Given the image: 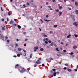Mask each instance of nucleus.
Masks as SVG:
<instances>
[{
  "label": "nucleus",
  "instance_id": "nucleus-3",
  "mask_svg": "<svg viewBox=\"0 0 78 78\" xmlns=\"http://www.w3.org/2000/svg\"><path fill=\"white\" fill-rule=\"evenodd\" d=\"M56 76V72H54L53 73V75L51 76V77H53V76Z\"/></svg>",
  "mask_w": 78,
  "mask_h": 78
},
{
  "label": "nucleus",
  "instance_id": "nucleus-54",
  "mask_svg": "<svg viewBox=\"0 0 78 78\" xmlns=\"http://www.w3.org/2000/svg\"><path fill=\"white\" fill-rule=\"evenodd\" d=\"M19 41V39H16V41H17V42H18V41Z\"/></svg>",
  "mask_w": 78,
  "mask_h": 78
},
{
  "label": "nucleus",
  "instance_id": "nucleus-10",
  "mask_svg": "<svg viewBox=\"0 0 78 78\" xmlns=\"http://www.w3.org/2000/svg\"><path fill=\"white\" fill-rule=\"evenodd\" d=\"M71 37V35L70 34H69L67 36V38H70V37Z\"/></svg>",
  "mask_w": 78,
  "mask_h": 78
},
{
  "label": "nucleus",
  "instance_id": "nucleus-24",
  "mask_svg": "<svg viewBox=\"0 0 78 78\" xmlns=\"http://www.w3.org/2000/svg\"><path fill=\"white\" fill-rule=\"evenodd\" d=\"M44 37H47V36L45 34H44Z\"/></svg>",
  "mask_w": 78,
  "mask_h": 78
},
{
  "label": "nucleus",
  "instance_id": "nucleus-13",
  "mask_svg": "<svg viewBox=\"0 0 78 78\" xmlns=\"http://www.w3.org/2000/svg\"><path fill=\"white\" fill-rule=\"evenodd\" d=\"M44 21H45V22H49V21H51V20H45V19H44Z\"/></svg>",
  "mask_w": 78,
  "mask_h": 78
},
{
  "label": "nucleus",
  "instance_id": "nucleus-7",
  "mask_svg": "<svg viewBox=\"0 0 78 78\" xmlns=\"http://www.w3.org/2000/svg\"><path fill=\"white\" fill-rule=\"evenodd\" d=\"M62 12H59V16H61V15H62Z\"/></svg>",
  "mask_w": 78,
  "mask_h": 78
},
{
  "label": "nucleus",
  "instance_id": "nucleus-49",
  "mask_svg": "<svg viewBox=\"0 0 78 78\" xmlns=\"http://www.w3.org/2000/svg\"><path fill=\"white\" fill-rule=\"evenodd\" d=\"M1 11H3V9H2V7H1Z\"/></svg>",
  "mask_w": 78,
  "mask_h": 78
},
{
  "label": "nucleus",
  "instance_id": "nucleus-30",
  "mask_svg": "<svg viewBox=\"0 0 78 78\" xmlns=\"http://www.w3.org/2000/svg\"><path fill=\"white\" fill-rule=\"evenodd\" d=\"M18 50L19 51H21V50H22V49L20 48H18Z\"/></svg>",
  "mask_w": 78,
  "mask_h": 78
},
{
  "label": "nucleus",
  "instance_id": "nucleus-38",
  "mask_svg": "<svg viewBox=\"0 0 78 78\" xmlns=\"http://www.w3.org/2000/svg\"><path fill=\"white\" fill-rule=\"evenodd\" d=\"M65 66H68V64L66 63V64H65Z\"/></svg>",
  "mask_w": 78,
  "mask_h": 78
},
{
  "label": "nucleus",
  "instance_id": "nucleus-27",
  "mask_svg": "<svg viewBox=\"0 0 78 78\" xmlns=\"http://www.w3.org/2000/svg\"><path fill=\"white\" fill-rule=\"evenodd\" d=\"M2 30H5V27H2Z\"/></svg>",
  "mask_w": 78,
  "mask_h": 78
},
{
  "label": "nucleus",
  "instance_id": "nucleus-33",
  "mask_svg": "<svg viewBox=\"0 0 78 78\" xmlns=\"http://www.w3.org/2000/svg\"><path fill=\"white\" fill-rule=\"evenodd\" d=\"M55 11L56 12H59V10H58V9H57V10L56 9Z\"/></svg>",
  "mask_w": 78,
  "mask_h": 78
},
{
  "label": "nucleus",
  "instance_id": "nucleus-42",
  "mask_svg": "<svg viewBox=\"0 0 78 78\" xmlns=\"http://www.w3.org/2000/svg\"><path fill=\"white\" fill-rule=\"evenodd\" d=\"M24 47H25V46H27V44H24Z\"/></svg>",
  "mask_w": 78,
  "mask_h": 78
},
{
  "label": "nucleus",
  "instance_id": "nucleus-29",
  "mask_svg": "<svg viewBox=\"0 0 78 78\" xmlns=\"http://www.w3.org/2000/svg\"><path fill=\"white\" fill-rule=\"evenodd\" d=\"M56 51H59V50L58 49V48H56Z\"/></svg>",
  "mask_w": 78,
  "mask_h": 78
},
{
  "label": "nucleus",
  "instance_id": "nucleus-31",
  "mask_svg": "<svg viewBox=\"0 0 78 78\" xmlns=\"http://www.w3.org/2000/svg\"><path fill=\"white\" fill-rule=\"evenodd\" d=\"M57 55L58 56H61V55L60 54H57Z\"/></svg>",
  "mask_w": 78,
  "mask_h": 78
},
{
  "label": "nucleus",
  "instance_id": "nucleus-45",
  "mask_svg": "<svg viewBox=\"0 0 78 78\" xmlns=\"http://www.w3.org/2000/svg\"><path fill=\"white\" fill-rule=\"evenodd\" d=\"M2 21H4V20H5V19H2Z\"/></svg>",
  "mask_w": 78,
  "mask_h": 78
},
{
  "label": "nucleus",
  "instance_id": "nucleus-60",
  "mask_svg": "<svg viewBox=\"0 0 78 78\" xmlns=\"http://www.w3.org/2000/svg\"><path fill=\"white\" fill-rule=\"evenodd\" d=\"M57 73L58 74V75H59V73L58 72H57Z\"/></svg>",
  "mask_w": 78,
  "mask_h": 78
},
{
  "label": "nucleus",
  "instance_id": "nucleus-2",
  "mask_svg": "<svg viewBox=\"0 0 78 78\" xmlns=\"http://www.w3.org/2000/svg\"><path fill=\"white\" fill-rule=\"evenodd\" d=\"M18 70L20 71V72H25V69L24 68H23L22 67H20L19 69H18Z\"/></svg>",
  "mask_w": 78,
  "mask_h": 78
},
{
  "label": "nucleus",
  "instance_id": "nucleus-51",
  "mask_svg": "<svg viewBox=\"0 0 78 78\" xmlns=\"http://www.w3.org/2000/svg\"><path fill=\"white\" fill-rule=\"evenodd\" d=\"M25 41H28V39H26L25 40Z\"/></svg>",
  "mask_w": 78,
  "mask_h": 78
},
{
  "label": "nucleus",
  "instance_id": "nucleus-26",
  "mask_svg": "<svg viewBox=\"0 0 78 78\" xmlns=\"http://www.w3.org/2000/svg\"><path fill=\"white\" fill-rule=\"evenodd\" d=\"M76 14H78V10H76Z\"/></svg>",
  "mask_w": 78,
  "mask_h": 78
},
{
  "label": "nucleus",
  "instance_id": "nucleus-17",
  "mask_svg": "<svg viewBox=\"0 0 78 78\" xmlns=\"http://www.w3.org/2000/svg\"><path fill=\"white\" fill-rule=\"evenodd\" d=\"M17 27L18 28H19V29H20V28H21V26H20L18 25L17 26Z\"/></svg>",
  "mask_w": 78,
  "mask_h": 78
},
{
  "label": "nucleus",
  "instance_id": "nucleus-14",
  "mask_svg": "<svg viewBox=\"0 0 78 78\" xmlns=\"http://www.w3.org/2000/svg\"><path fill=\"white\" fill-rule=\"evenodd\" d=\"M1 38L2 39H4V36L3 35H1L0 39H1Z\"/></svg>",
  "mask_w": 78,
  "mask_h": 78
},
{
  "label": "nucleus",
  "instance_id": "nucleus-37",
  "mask_svg": "<svg viewBox=\"0 0 78 78\" xmlns=\"http://www.w3.org/2000/svg\"><path fill=\"white\" fill-rule=\"evenodd\" d=\"M45 43L46 44H48V42H47V41H45Z\"/></svg>",
  "mask_w": 78,
  "mask_h": 78
},
{
  "label": "nucleus",
  "instance_id": "nucleus-28",
  "mask_svg": "<svg viewBox=\"0 0 78 78\" xmlns=\"http://www.w3.org/2000/svg\"><path fill=\"white\" fill-rule=\"evenodd\" d=\"M52 71H54V72H55V71H56V69H52Z\"/></svg>",
  "mask_w": 78,
  "mask_h": 78
},
{
  "label": "nucleus",
  "instance_id": "nucleus-61",
  "mask_svg": "<svg viewBox=\"0 0 78 78\" xmlns=\"http://www.w3.org/2000/svg\"><path fill=\"white\" fill-rule=\"evenodd\" d=\"M36 50L37 49H34V51H37Z\"/></svg>",
  "mask_w": 78,
  "mask_h": 78
},
{
  "label": "nucleus",
  "instance_id": "nucleus-34",
  "mask_svg": "<svg viewBox=\"0 0 78 78\" xmlns=\"http://www.w3.org/2000/svg\"><path fill=\"white\" fill-rule=\"evenodd\" d=\"M45 41H48V39L47 38H46Z\"/></svg>",
  "mask_w": 78,
  "mask_h": 78
},
{
  "label": "nucleus",
  "instance_id": "nucleus-46",
  "mask_svg": "<svg viewBox=\"0 0 78 78\" xmlns=\"http://www.w3.org/2000/svg\"><path fill=\"white\" fill-rule=\"evenodd\" d=\"M10 12H8V15H9V16H10V15H10Z\"/></svg>",
  "mask_w": 78,
  "mask_h": 78
},
{
  "label": "nucleus",
  "instance_id": "nucleus-21",
  "mask_svg": "<svg viewBox=\"0 0 78 78\" xmlns=\"http://www.w3.org/2000/svg\"><path fill=\"white\" fill-rule=\"evenodd\" d=\"M26 5H28V6H29L30 5V3L28 2H27Z\"/></svg>",
  "mask_w": 78,
  "mask_h": 78
},
{
  "label": "nucleus",
  "instance_id": "nucleus-59",
  "mask_svg": "<svg viewBox=\"0 0 78 78\" xmlns=\"http://www.w3.org/2000/svg\"><path fill=\"white\" fill-rule=\"evenodd\" d=\"M61 44L62 45L63 44V43H62V42H61Z\"/></svg>",
  "mask_w": 78,
  "mask_h": 78
},
{
  "label": "nucleus",
  "instance_id": "nucleus-9",
  "mask_svg": "<svg viewBox=\"0 0 78 78\" xmlns=\"http://www.w3.org/2000/svg\"><path fill=\"white\" fill-rule=\"evenodd\" d=\"M75 5L77 6H78V2H75Z\"/></svg>",
  "mask_w": 78,
  "mask_h": 78
},
{
  "label": "nucleus",
  "instance_id": "nucleus-15",
  "mask_svg": "<svg viewBox=\"0 0 78 78\" xmlns=\"http://www.w3.org/2000/svg\"><path fill=\"white\" fill-rule=\"evenodd\" d=\"M67 70L68 72H72V70L70 69H68Z\"/></svg>",
  "mask_w": 78,
  "mask_h": 78
},
{
  "label": "nucleus",
  "instance_id": "nucleus-47",
  "mask_svg": "<svg viewBox=\"0 0 78 78\" xmlns=\"http://www.w3.org/2000/svg\"><path fill=\"white\" fill-rule=\"evenodd\" d=\"M71 2H73V3L74 2V0H71Z\"/></svg>",
  "mask_w": 78,
  "mask_h": 78
},
{
  "label": "nucleus",
  "instance_id": "nucleus-50",
  "mask_svg": "<svg viewBox=\"0 0 78 78\" xmlns=\"http://www.w3.org/2000/svg\"><path fill=\"white\" fill-rule=\"evenodd\" d=\"M52 2L54 3V2H55V0H52Z\"/></svg>",
  "mask_w": 78,
  "mask_h": 78
},
{
  "label": "nucleus",
  "instance_id": "nucleus-22",
  "mask_svg": "<svg viewBox=\"0 0 78 78\" xmlns=\"http://www.w3.org/2000/svg\"><path fill=\"white\" fill-rule=\"evenodd\" d=\"M17 56L18 57H20V54H17Z\"/></svg>",
  "mask_w": 78,
  "mask_h": 78
},
{
  "label": "nucleus",
  "instance_id": "nucleus-4",
  "mask_svg": "<svg viewBox=\"0 0 78 78\" xmlns=\"http://www.w3.org/2000/svg\"><path fill=\"white\" fill-rule=\"evenodd\" d=\"M75 16L73 15H71L70 16L71 18H72V19H74L75 18Z\"/></svg>",
  "mask_w": 78,
  "mask_h": 78
},
{
  "label": "nucleus",
  "instance_id": "nucleus-12",
  "mask_svg": "<svg viewBox=\"0 0 78 78\" xmlns=\"http://www.w3.org/2000/svg\"><path fill=\"white\" fill-rule=\"evenodd\" d=\"M77 48V46L76 45H75L73 47V48L74 49H76Z\"/></svg>",
  "mask_w": 78,
  "mask_h": 78
},
{
  "label": "nucleus",
  "instance_id": "nucleus-63",
  "mask_svg": "<svg viewBox=\"0 0 78 78\" xmlns=\"http://www.w3.org/2000/svg\"><path fill=\"white\" fill-rule=\"evenodd\" d=\"M7 42H8V43L9 42V40H8L7 41Z\"/></svg>",
  "mask_w": 78,
  "mask_h": 78
},
{
  "label": "nucleus",
  "instance_id": "nucleus-20",
  "mask_svg": "<svg viewBox=\"0 0 78 78\" xmlns=\"http://www.w3.org/2000/svg\"><path fill=\"white\" fill-rule=\"evenodd\" d=\"M40 51H44V49L43 48H41L40 49Z\"/></svg>",
  "mask_w": 78,
  "mask_h": 78
},
{
  "label": "nucleus",
  "instance_id": "nucleus-41",
  "mask_svg": "<svg viewBox=\"0 0 78 78\" xmlns=\"http://www.w3.org/2000/svg\"><path fill=\"white\" fill-rule=\"evenodd\" d=\"M8 37H7V36H6V37H5V38L6 39H8Z\"/></svg>",
  "mask_w": 78,
  "mask_h": 78
},
{
  "label": "nucleus",
  "instance_id": "nucleus-62",
  "mask_svg": "<svg viewBox=\"0 0 78 78\" xmlns=\"http://www.w3.org/2000/svg\"><path fill=\"white\" fill-rule=\"evenodd\" d=\"M55 47H57V45L56 44H54Z\"/></svg>",
  "mask_w": 78,
  "mask_h": 78
},
{
  "label": "nucleus",
  "instance_id": "nucleus-43",
  "mask_svg": "<svg viewBox=\"0 0 78 78\" xmlns=\"http://www.w3.org/2000/svg\"><path fill=\"white\" fill-rule=\"evenodd\" d=\"M42 66L43 67H44V66H45V65H44V64H42Z\"/></svg>",
  "mask_w": 78,
  "mask_h": 78
},
{
  "label": "nucleus",
  "instance_id": "nucleus-56",
  "mask_svg": "<svg viewBox=\"0 0 78 78\" xmlns=\"http://www.w3.org/2000/svg\"><path fill=\"white\" fill-rule=\"evenodd\" d=\"M75 72H77V69H75Z\"/></svg>",
  "mask_w": 78,
  "mask_h": 78
},
{
  "label": "nucleus",
  "instance_id": "nucleus-58",
  "mask_svg": "<svg viewBox=\"0 0 78 78\" xmlns=\"http://www.w3.org/2000/svg\"><path fill=\"white\" fill-rule=\"evenodd\" d=\"M46 17H47V18L48 17V15H46Z\"/></svg>",
  "mask_w": 78,
  "mask_h": 78
},
{
  "label": "nucleus",
  "instance_id": "nucleus-48",
  "mask_svg": "<svg viewBox=\"0 0 78 78\" xmlns=\"http://www.w3.org/2000/svg\"><path fill=\"white\" fill-rule=\"evenodd\" d=\"M39 30H40V31H42V30H41V28H39Z\"/></svg>",
  "mask_w": 78,
  "mask_h": 78
},
{
  "label": "nucleus",
  "instance_id": "nucleus-6",
  "mask_svg": "<svg viewBox=\"0 0 78 78\" xmlns=\"http://www.w3.org/2000/svg\"><path fill=\"white\" fill-rule=\"evenodd\" d=\"M19 65L18 64H16L15 66V69H17V67H19Z\"/></svg>",
  "mask_w": 78,
  "mask_h": 78
},
{
  "label": "nucleus",
  "instance_id": "nucleus-57",
  "mask_svg": "<svg viewBox=\"0 0 78 78\" xmlns=\"http://www.w3.org/2000/svg\"><path fill=\"white\" fill-rule=\"evenodd\" d=\"M16 47H17V46H18V44H16Z\"/></svg>",
  "mask_w": 78,
  "mask_h": 78
},
{
  "label": "nucleus",
  "instance_id": "nucleus-64",
  "mask_svg": "<svg viewBox=\"0 0 78 78\" xmlns=\"http://www.w3.org/2000/svg\"><path fill=\"white\" fill-rule=\"evenodd\" d=\"M76 68L78 69V65H77Z\"/></svg>",
  "mask_w": 78,
  "mask_h": 78
},
{
  "label": "nucleus",
  "instance_id": "nucleus-16",
  "mask_svg": "<svg viewBox=\"0 0 78 78\" xmlns=\"http://www.w3.org/2000/svg\"><path fill=\"white\" fill-rule=\"evenodd\" d=\"M59 9H61L62 8V6H59L58 7Z\"/></svg>",
  "mask_w": 78,
  "mask_h": 78
},
{
  "label": "nucleus",
  "instance_id": "nucleus-11",
  "mask_svg": "<svg viewBox=\"0 0 78 78\" xmlns=\"http://www.w3.org/2000/svg\"><path fill=\"white\" fill-rule=\"evenodd\" d=\"M34 48L36 50H37V49H38V46H36V47H34Z\"/></svg>",
  "mask_w": 78,
  "mask_h": 78
},
{
  "label": "nucleus",
  "instance_id": "nucleus-52",
  "mask_svg": "<svg viewBox=\"0 0 78 78\" xmlns=\"http://www.w3.org/2000/svg\"><path fill=\"white\" fill-rule=\"evenodd\" d=\"M63 51H64V52H66V50H63Z\"/></svg>",
  "mask_w": 78,
  "mask_h": 78
},
{
  "label": "nucleus",
  "instance_id": "nucleus-53",
  "mask_svg": "<svg viewBox=\"0 0 78 78\" xmlns=\"http://www.w3.org/2000/svg\"><path fill=\"white\" fill-rule=\"evenodd\" d=\"M50 59H51V60H53V58L51 57L50 58Z\"/></svg>",
  "mask_w": 78,
  "mask_h": 78
},
{
  "label": "nucleus",
  "instance_id": "nucleus-39",
  "mask_svg": "<svg viewBox=\"0 0 78 78\" xmlns=\"http://www.w3.org/2000/svg\"><path fill=\"white\" fill-rule=\"evenodd\" d=\"M48 42L49 43H51V41H49Z\"/></svg>",
  "mask_w": 78,
  "mask_h": 78
},
{
  "label": "nucleus",
  "instance_id": "nucleus-32",
  "mask_svg": "<svg viewBox=\"0 0 78 78\" xmlns=\"http://www.w3.org/2000/svg\"><path fill=\"white\" fill-rule=\"evenodd\" d=\"M74 36L76 37H78V35H76L75 34L74 35Z\"/></svg>",
  "mask_w": 78,
  "mask_h": 78
},
{
  "label": "nucleus",
  "instance_id": "nucleus-40",
  "mask_svg": "<svg viewBox=\"0 0 78 78\" xmlns=\"http://www.w3.org/2000/svg\"><path fill=\"white\" fill-rule=\"evenodd\" d=\"M68 9H69V10H72V9H71V8H70L69 7H68Z\"/></svg>",
  "mask_w": 78,
  "mask_h": 78
},
{
  "label": "nucleus",
  "instance_id": "nucleus-1",
  "mask_svg": "<svg viewBox=\"0 0 78 78\" xmlns=\"http://www.w3.org/2000/svg\"><path fill=\"white\" fill-rule=\"evenodd\" d=\"M10 24H12V27H16L17 26V24H15L12 21H10Z\"/></svg>",
  "mask_w": 78,
  "mask_h": 78
},
{
  "label": "nucleus",
  "instance_id": "nucleus-5",
  "mask_svg": "<svg viewBox=\"0 0 78 78\" xmlns=\"http://www.w3.org/2000/svg\"><path fill=\"white\" fill-rule=\"evenodd\" d=\"M38 61H39V62H38ZM36 63L37 64H41V62H39V60H38L36 62Z\"/></svg>",
  "mask_w": 78,
  "mask_h": 78
},
{
  "label": "nucleus",
  "instance_id": "nucleus-8",
  "mask_svg": "<svg viewBox=\"0 0 78 78\" xmlns=\"http://www.w3.org/2000/svg\"><path fill=\"white\" fill-rule=\"evenodd\" d=\"M73 25H75V26H76L77 25H78V24H76V22H74L73 23Z\"/></svg>",
  "mask_w": 78,
  "mask_h": 78
},
{
  "label": "nucleus",
  "instance_id": "nucleus-18",
  "mask_svg": "<svg viewBox=\"0 0 78 78\" xmlns=\"http://www.w3.org/2000/svg\"><path fill=\"white\" fill-rule=\"evenodd\" d=\"M32 56H33V54H30V58H32Z\"/></svg>",
  "mask_w": 78,
  "mask_h": 78
},
{
  "label": "nucleus",
  "instance_id": "nucleus-55",
  "mask_svg": "<svg viewBox=\"0 0 78 78\" xmlns=\"http://www.w3.org/2000/svg\"><path fill=\"white\" fill-rule=\"evenodd\" d=\"M38 60H41V58H38Z\"/></svg>",
  "mask_w": 78,
  "mask_h": 78
},
{
  "label": "nucleus",
  "instance_id": "nucleus-35",
  "mask_svg": "<svg viewBox=\"0 0 78 78\" xmlns=\"http://www.w3.org/2000/svg\"><path fill=\"white\" fill-rule=\"evenodd\" d=\"M53 42H52V43H51V46H53Z\"/></svg>",
  "mask_w": 78,
  "mask_h": 78
},
{
  "label": "nucleus",
  "instance_id": "nucleus-44",
  "mask_svg": "<svg viewBox=\"0 0 78 78\" xmlns=\"http://www.w3.org/2000/svg\"><path fill=\"white\" fill-rule=\"evenodd\" d=\"M64 70H66V69H67V68L65 67H64Z\"/></svg>",
  "mask_w": 78,
  "mask_h": 78
},
{
  "label": "nucleus",
  "instance_id": "nucleus-36",
  "mask_svg": "<svg viewBox=\"0 0 78 78\" xmlns=\"http://www.w3.org/2000/svg\"><path fill=\"white\" fill-rule=\"evenodd\" d=\"M10 46L11 47H14V45L13 44H10Z\"/></svg>",
  "mask_w": 78,
  "mask_h": 78
},
{
  "label": "nucleus",
  "instance_id": "nucleus-23",
  "mask_svg": "<svg viewBox=\"0 0 78 78\" xmlns=\"http://www.w3.org/2000/svg\"><path fill=\"white\" fill-rule=\"evenodd\" d=\"M23 51H24V54H25V53H26V51L25 50V49H23Z\"/></svg>",
  "mask_w": 78,
  "mask_h": 78
},
{
  "label": "nucleus",
  "instance_id": "nucleus-25",
  "mask_svg": "<svg viewBox=\"0 0 78 78\" xmlns=\"http://www.w3.org/2000/svg\"><path fill=\"white\" fill-rule=\"evenodd\" d=\"M69 54H70V55H73V52H71V53H69Z\"/></svg>",
  "mask_w": 78,
  "mask_h": 78
},
{
  "label": "nucleus",
  "instance_id": "nucleus-19",
  "mask_svg": "<svg viewBox=\"0 0 78 78\" xmlns=\"http://www.w3.org/2000/svg\"><path fill=\"white\" fill-rule=\"evenodd\" d=\"M58 27V25H55L53 26V27H54V28H56Z\"/></svg>",
  "mask_w": 78,
  "mask_h": 78
}]
</instances>
